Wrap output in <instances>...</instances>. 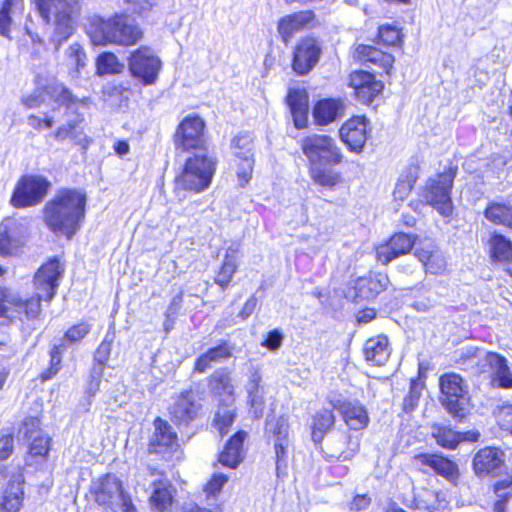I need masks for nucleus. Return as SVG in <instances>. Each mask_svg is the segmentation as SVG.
Segmentation results:
<instances>
[{
	"instance_id": "obj_30",
	"label": "nucleus",
	"mask_w": 512,
	"mask_h": 512,
	"mask_svg": "<svg viewBox=\"0 0 512 512\" xmlns=\"http://www.w3.org/2000/svg\"><path fill=\"white\" fill-rule=\"evenodd\" d=\"M287 104L293 117L294 125L302 129L308 120V95L303 88L291 87L286 97Z\"/></svg>"
},
{
	"instance_id": "obj_26",
	"label": "nucleus",
	"mask_w": 512,
	"mask_h": 512,
	"mask_svg": "<svg viewBox=\"0 0 512 512\" xmlns=\"http://www.w3.org/2000/svg\"><path fill=\"white\" fill-rule=\"evenodd\" d=\"M414 255L423 264L427 272L438 274L445 269V258L431 240L419 241Z\"/></svg>"
},
{
	"instance_id": "obj_54",
	"label": "nucleus",
	"mask_w": 512,
	"mask_h": 512,
	"mask_svg": "<svg viewBox=\"0 0 512 512\" xmlns=\"http://www.w3.org/2000/svg\"><path fill=\"white\" fill-rule=\"evenodd\" d=\"M91 330L88 323L82 322L69 328L63 338V344H72L81 341Z\"/></svg>"
},
{
	"instance_id": "obj_15",
	"label": "nucleus",
	"mask_w": 512,
	"mask_h": 512,
	"mask_svg": "<svg viewBox=\"0 0 512 512\" xmlns=\"http://www.w3.org/2000/svg\"><path fill=\"white\" fill-rule=\"evenodd\" d=\"M205 123L199 116H188L178 126L175 133L177 149L188 151L201 148L205 143Z\"/></svg>"
},
{
	"instance_id": "obj_27",
	"label": "nucleus",
	"mask_w": 512,
	"mask_h": 512,
	"mask_svg": "<svg viewBox=\"0 0 512 512\" xmlns=\"http://www.w3.org/2000/svg\"><path fill=\"white\" fill-rule=\"evenodd\" d=\"M333 408L340 412L346 425L353 430L364 429L369 422L366 409L357 401H336Z\"/></svg>"
},
{
	"instance_id": "obj_6",
	"label": "nucleus",
	"mask_w": 512,
	"mask_h": 512,
	"mask_svg": "<svg viewBox=\"0 0 512 512\" xmlns=\"http://www.w3.org/2000/svg\"><path fill=\"white\" fill-rule=\"evenodd\" d=\"M439 386L442 405L454 417L464 418L469 408L470 397L462 377L455 373L444 374L439 379Z\"/></svg>"
},
{
	"instance_id": "obj_55",
	"label": "nucleus",
	"mask_w": 512,
	"mask_h": 512,
	"mask_svg": "<svg viewBox=\"0 0 512 512\" xmlns=\"http://www.w3.org/2000/svg\"><path fill=\"white\" fill-rule=\"evenodd\" d=\"M234 418V412L227 407L222 408L217 412L214 421L221 435L228 432V428L233 423Z\"/></svg>"
},
{
	"instance_id": "obj_25",
	"label": "nucleus",
	"mask_w": 512,
	"mask_h": 512,
	"mask_svg": "<svg viewBox=\"0 0 512 512\" xmlns=\"http://www.w3.org/2000/svg\"><path fill=\"white\" fill-rule=\"evenodd\" d=\"M201 405L192 392L181 393L172 408V420L178 425H187L195 420L200 413Z\"/></svg>"
},
{
	"instance_id": "obj_44",
	"label": "nucleus",
	"mask_w": 512,
	"mask_h": 512,
	"mask_svg": "<svg viewBox=\"0 0 512 512\" xmlns=\"http://www.w3.org/2000/svg\"><path fill=\"white\" fill-rule=\"evenodd\" d=\"M328 164H318L310 166V175L317 184L333 188L341 182V174L331 168H327Z\"/></svg>"
},
{
	"instance_id": "obj_63",
	"label": "nucleus",
	"mask_w": 512,
	"mask_h": 512,
	"mask_svg": "<svg viewBox=\"0 0 512 512\" xmlns=\"http://www.w3.org/2000/svg\"><path fill=\"white\" fill-rule=\"evenodd\" d=\"M12 434L3 435L0 438V460H6L13 452Z\"/></svg>"
},
{
	"instance_id": "obj_57",
	"label": "nucleus",
	"mask_w": 512,
	"mask_h": 512,
	"mask_svg": "<svg viewBox=\"0 0 512 512\" xmlns=\"http://www.w3.org/2000/svg\"><path fill=\"white\" fill-rule=\"evenodd\" d=\"M126 12L143 14L151 9V3L148 0H121Z\"/></svg>"
},
{
	"instance_id": "obj_40",
	"label": "nucleus",
	"mask_w": 512,
	"mask_h": 512,
	"mask_svg": "<svg viewBox=\"0 0 512 512\" xmlns=\"http://www.w3.org/2000/svg\"><path fill=\"white\" fill-rule=\"evenodd\" d=\"M335 417L331 409L323 408L315 413L311 424V436L314 442H320L333 427Z\"/></svg>"
},
{
	"instance_id": "obj_28",
	"label": "nucleus",
	"mask_w": 512,
	"mask_h": 512,
	"mask_svg": "<svg viewBox=\"0 0 512 512\" xmlns=\"http://www.w3.org/2000/svg\"><path fill=\"white\" fill-rule=\"evenodd\" d=\"M44 95L49 96L52 100H54L59 105H65L71 102L72 94L61 84H55L46 87L44 91L39 89L35 90L28 96L22 98V103L27 108H38L45 102Z\"/></svg>"
},
{
	"instance_id": "obj_19",
	"label": "nucleus",
	"mask_w": 512,
	"mask_h": 512,
	"mask_svg": "<svg viewBox=\"0 0 512 512\" xmlns=\"http://www.w3.org/2000/svg\"><path fill=\"white\" fill-rule=\"evenodd\" d=\"M368 125L369 120L365 116H354L341 126L339 130L340 139L350 151L362 152L368 139Z\"/></svg>"
},
{
	"instance_id": "obj_2",
	"label": "nucleus",
	"mask_w": 512,
	"mask_h": 512,
	"mask_svg": "<svg viewBox=\"0 0 512 512\" xmlns=\"http://www.w3.org/2000/svg\"><path fill=\"white\" fill-rule=\"evenodd\" d=\"M38 10L47 22H53L51 41L55 49L73 34V17L79 12L76 0H35Z\"/></svg>"
},
{
	"instance_id": "obj_22",
	"label": "nucleus",
	"mask_w": 512,
	"mask_h": 512,
	"mask_svg": "<svg viewBox=\"0 0 512 512\" xmlns=\"http://www.w3.org/2000/svg\"><path fill=\"white\" fill-rule=\"evenodd\" d=\"M154 433L151 436L149 449L154 453L176 451L179 447L177 433L172 426L162 418L154 420Z\"/></svg>"
},
{
	"instance_id": "obj_58",
	"label": "nucleus",
	"mask_w": 512,
	"mask_h": 512,
	"mask_svg": "<svg viewBox=\"0 0 512 512\" xmlns=\"http://www.w3.org/2000/svg\"><path fill=\"white\" fill-rule=\"evenodd\" d=\"M40 426V421L36 417H28L24 420L22 426L19 429V435L24 438L31 439L34 434L37 433Z\"/></svg>"
},
{
	"instance_id": "obj_62",
	"label": "nucleus",
	"mask_w": 512,
	"mask_h": 512,
	"mask_svg": "<svg viewBox=\"0 0 512 512\" xmlns=\"http://www.w3.org/2000/svg\"><path fill=\"white\" fill-rule=\"evenodd\" d=\"M249 402L251 405V408L253 409L255 417L259 418L262 416L263 413V406H264V399H263V393L256 392L252 394H248Z\"/></svg>"
},
{
	"instance_id": "obj_49",
	"label": "nucleus",
	"mask_w": 512,
	"mask_h": 512,
	"mask_svg": "<svg viewBox=\"0 0 512 512\" xmlns=\"http://www.w3.org/2000/svg\"><path fill=\"white\" fill-rule=\"evenodd\" d=\"M378 36L380 41L387 46H397L402 43L400 30L390 24L381 25L379 27Z\"/></svg>"
},
{
	"instance_id": "obj_47",
	"label": "nucleus",
	"mask_w": 512,
	"mask_h": 512,
	"mask_svg": "<svg viewBox=\"0 0 512 512\" xmlns=\"http://www.w3.org/2000/svg\"><path fill=\"white\" fill-rule=\"evenodd\" d=\"M433 437L437 444L447 449H454L461 441V434L444 426H436L433 428Z\"/></svg>"
},
{
	"instance_id": "obj_24",
	"label": "nucleus",
	"mask_w": 512,
	"mask_h": 512,
	"mask_svg": "<svg viewBox=\"0 0 512 512\" xmlns=\"http://www.w3.org/2000/svg\"><path fill=\"white\" fill-rule=\"evenodd\" d=\"M388 285L389 278L382 273L359 277L354 282V294L351 297L356 301L372 299L386 290Z\"/></svg>"
},
{
	"instance_id": "obj_21",
	"label": "nucleus",
	"mask_w": 512,
	"mask_h": 512,
	"mask_svg": "<svg viewBox=\"0 0 512 512\" xmlns=\"http://www.w3.org/2000/svg\"><path fill=\"white\" fill-rule=\"evenodd\" d=\"M321 47L314 38H304L296 46L293 57V69L298 74L308 73L318 62Z\"/></svg>"
},
{
	"instance_id": "obj_46",
	"label": "nucleus",
	"mask_w": 512,
	"mask_h": 512,
	"mask_svg": "<svg viewBox=\"0 0 512 512\" xmlns=\"http://www.w3.org/2000/svg\"><path fill=\"white\" fill-rule=\"evenodd\" d=\"M41 300H45V297H40L37 291V296L32 297L28 300H23L21 297L15 294L11 297V306L19 313L23 312L29 318H35L40 313Z\"/></svg>"
},
{
	"instance_id": "obj_29",
	"label": "nucleus",
	"mask_w": 512,
	"mask_h": 512,
	"mask_svg": "<svg viewBox=\"0 0 512 512\" xmlns=\"http://www.w3.org/2000/svg\"><path fill=\"white\" fill-rule=\"evenodd\" d=\"M315 14L310 10L286 15L278 22L277 30L284 42H288L297 32L313 22Z\"/></svg>"
},
{
	"instance_id": "obj_5",
	"label": "nucleus",
	"mask_w": 512,
	"mask_h": 512,
	"mask_svg": "<svg viewBox=\"0 0 512 512\" xmlns=\"http://www.w3.org/2000/svg\"><path fill=\"white\" fill-rule=\"evenodd\" d=\"M215 170L213 158L195 154L186 160L183 171L176 177V188L202 192L210 186Z\"/></svg>"
},
{
	"instance_id": "obj_42",
	"label": "nucleus",
	"mask_w": 512,
	"mask_h": 512,
	"mask_svg": "<svg viewBox=\"0 0 512 512\" xmlns=\"http://www.w3.org/2000/svg\"><path fill=\"white\" fill-rule=\"evenodd\" d=\"M22 0H5L0 9V34L8 37L11 31L12 16L15 17L23 12Z\"/></svg>"
},
{
	"instance_id": "obj_51",
	"label": "nucleus",
	"mask_w": 512,
	"mask_h": 512,
	"mask_svg": "<svg viewBox=\"0 0 512 512\" xmlns=\"http://www.w3.org/2000/svg\"><path fill=\"white\" fill-rule=\"evenodd\" d=\"M55 139L57 141L71 139L76 143L81 144L83 140V128L77 123L68 124L67 126L64 125L55 132Z\"/></svg>"
},
{
	"instance_id": "obj_56",
	"label": "nucleus",
	"mask_w": 512,
	"mask_h": 512,
	"mask_svg": "<svg viewBox=\"0 0 512 512\" xmlns=\"http://www.w3.org/2000/svg\"><path fill=\"white\" fill-rule=\"evenodd\" d=\"M64 344L59 346H54L51 351V361L50 367L43 372L42 379L49 380L51 379L60 369L61 363V353L63 351Z\"/></svg>"
},
{
	"instance_id": "obj_37",
	"label": "nucleus",
	"mask_w": 512,
	"mask_h": 512,
	"mask_svg": "<svg viewBox=\"0 0 512 512\" xmlns=\"http://www.w3.org/2000/svg\"><path fill=\"white\" fill-rule=\"evenodd\" d=\"M175 489L167 479L154 482V491L150 497L151 505L159 512L167 511L173 502Z\"/></svg>"
},
{
	"instance_id": "obj_20",
	"label": "nucleus",
	"mask_w": 512,
	"mask_h": 512,
	"mask_svg": "<svg viewBox=\"0 0 512 512\" xmlns=\"http://www.w3.org/2000/svg\"><path fill=\"white\" fill-rule=\"evenodd\" d=\"M412 463L424 473L432 470L449 480H454L458 476L457 466L449 459L437 454H417L413 456Z\"/></svg>"
},
{
	"instance_id": "obj_41",
	"label": "nucleus",
	"mask_w": 512,
	"mask_h": 512,
	"mask_svg": "<svg viewBox=\"0 0 512 512\" xmlns=\"http://www.w3.org/2000/svg\"><path fill=\"white\" fill-rule=\"evenodd\" d=\"M445 499L441 498L437 491L426 487L414 489V507L419 510L434 511L440 508Z\"/></svg>"
},
{
	"instance_id": "obj_23",
	"label": "nucleus",
	"mask_w": 512,
	"mask_h": 512,
	"mask_svg": "<svg viewBox=\"0 0 512 512\" xmlns=\"http://www.w3.org/2000/svg\"><path fill=\"white\" fill-rule=\"evenodd\" d=\"M415 241L416 238L413 235L396 233L385 244L377 247V259L386 265L395 258L407 254Z\"/></svg>"
},
{
	"instance_id": "obj_8",
	"label": "nucleus",
	"mask_w": 512,
	"mask_h": 512,
	"mask_svg": "<svg viewBox=\"0 0 512 512\" xmlns=\"http://www.w3.org/2000/svg\"><path fill=\"white\" fill-rule=\"evenodd\" d=\"M456 172L452 168L430 178L424 188L423 197L429 205L442 216L448 217L453 212L451 189Z\"/></svg>"
},
{
	"instance_id": "obj_35",
	"label": "nucleus",
	"mask_w": 512,
	"mask_h": 512,
	"mask_svg": "<svg viewBox=\"0 0 512 512\" xmlns=\"http://www.w3.org/2000/svg\"><path fill=\"white\" fill-rule=\"evenodd\" d=\"M246 437L245 432H237L230 438L224 450L219 455V462L226 467L235 469L243 461V442Z\"/></svg>"
},
{
	"instance_id": "obj_11",
	"label": "nucleus",
	"mask_w": 512,
	"mask_h": 512,
	"mask_svg": "<svg viewBox=\"0 0 512 512\" xmlns=\"http://www.w3.org/2000/svg\"><path fill=\"white\" fill-rule=\"evenodd\" d=\"M230 148L235 157L237 177L240 185L244 186L252 177L255 163L253 135L239 133L232 139Z\"/></svg>"
},
{
	"instance_id": "obj_34",
	"label": "nucleus",
	"mask_w": 512,
	"mask_h": 512,
	"mask_svg": "<svg viewBox=\"0 0 512 512\" xmlns=\"http://www.w3.org/2000/svg\"><path fill=\"white\" fill-rule=\"evenodd\" d=\"M504 464V453L496 447H485L479 450L473 459L476 474L494 472Z\"/></svg>"
},
{
	"instance_id": "obj_50",
	"label": "nucleus",
	"mask_w": 512,
	"mask_h": 512,
	"mask_svg": "<svg viewBox=\"0 0 512 512\" xmlns=\"http://www.w3.org/2000/svg\"><path fill=\"white\" fill-rule=\"evenodd\" d=\"M68 66L75 69L76 73L85 66L86 55L81 45L74 43L66 51Z\"/></svg>"
},
{
	"instance_id": "obj_39",
	"label": "nucleus",
	"mask_w": 512,
	"mask_h": 512,
	"mask_svg": "<svg viewBox=\"0 0 512 512\" xmlns=\"http://www.w3.org/2000/svg\"><path fill=\"white\" fill-rule=\"evenodd\" d=\"M490 257L493 262L512 263V242L501 234H493L489 240Z\"/></svg>"
},
{
	"instance_id": "obj_45",
	"label": "nucleus",
	"mask_w": 512,
	"mask_h": 512,
	"mask_svg": "<svg viewBox=\"0 0 512 512\" xmlns=\"http://www.w3.org/2000/svg\"><path fill=\"white\" fill-rule=\"evenodd\" d=\"M485 217L495 224L512 228V206L493 203L486 208Z\"/></svg>"
},
{
	"instance_id": "obj_7",
	"label": "nucleus",
	"mask_w": 512,
	"mask_h": 512,
	"mask_svg": "<svg viewBox=\"0 0 512 512\" xmlns=\"http://www.w3.org/2000/svg\"><path fill=\"white\" fill-rule=\"evenodd\" d=\"M301 149L309 165H338L343 160L341 149L329 135L313 134L301 140Z\"/></svg>"
},
{
	"instance_id": "obj_64",
	"label": "nucleus",
	"mask_w": 512,
	"mask_h": 512,
	"mask_svg": "<svg viewBox=\"0 0 512 512\" xmlns=\"http://www.w3.org/2000/svg\"><path fill=\"white\" fill-rule=\"evenodd\" d=\"M499 421L502 428L512 434V405L502 407L499 413Z\"/></svg>"
},
{
	"instance_id": "obj_53",
	"label": "nucleus",
	"mask_w": 512,
	"mask_h": 512,
	"mask_svg": "<svg viewBox=\"0 0 512 512\" xmlns=\"http://www.w3.org/2000/svg\"><path fill=\"white\" fill-rule=\"evenodd\" d=\"M228 480L229 477L227 475L223 473H214L204 488L207 497H217Z\"/></svg>"
},
{
	"instance_id": "obj_60",
	"label": "nucleus",
	"mask_w": 512,
	"mask_h": 512,
	"mask_svg": "<svg viewBox=\"0 0 512 512\" xmlns=\"http://www.w3.org/2000/svg\"><path fill=\"white\" fill-rule=\"evenodd\" d=\"M412 187L413 185L410 180H399L396 183L395 189L393 191L394 199L404 201L410 194Z\"/></svg>"
},
{
	"instance_id": "obj_9",
	"label": "nucleus",
	"mask_w": 512,
	"mask_h": 512,
	"mask_svg": "<svg viewBox=\"0 0 512 512\" xmlns=\"http://www.w3.org/2000/svg\"><path fill=\"white\" fill-rule=\"evenodd\" d=\"M128 67L132 76L142 84L152 85L158 78L162 62L150 47L141 46L131 53Z\"/></svg>"
},
{
	"instance_id": "obj_36",
	"label": "nucleus",
	"mask_w": 512,
	"mask_h": 512,
	"mask_svg": "<svg viewBox=\"0 0 512 512\" xmlns=\"http://www.w3.org/2000/svg\"><path fill=\"white\" fill-rule=\"evenodd\" d=\"M357 57L364 62H369L389 73L394 63V57L380 49L370 45H359L356 49Z\"/></svg>"
},
{
	"instance_id": "obj_59",
	"label": "nucleus",
	"mask_w": 512,
	"mask_h": 512,
	"mask_svg": "<svg viewBox=\"0 0 512 512\" xmlns=\"http://www.w3.org/2000/svg\"><path fill=\"white\" fill-rule=\"evenodd\" d=\"M494 491L499 498H506L512 492V475H506L494 485Z\"/></svg>"
},
{
	"instance_id": "obj_3",
	"label": "nucleus",
	"mask_w": 512,
	"mask_h": 512,
	"mask_svg": "<svg viewBox=\"0 0 512 512\" xmlns=\"http://www.w3.org/2000/svg\"><path fill=\"white\" fill-rule=\"evenodd\" d=\"M94 501L106 511L137 512L130 496L124 492L122 482L113 474H106L91 484Z\"/></svg>"
},
{
	"instance_id": "obj_17",
	"label": "nucleus",
	"mask_w": 512,
	"mask_h": 512,
	"mask_svg": "<svg viewBox=\"0 0 512 512\" xmlns=\"http://www.w3.org/2000/svg\"><path fill=\"white\" fill-rule=\"evenodd\" d=\"M481 372L491 373V383L499 388H512V371L507 359L498 353L488 352L479 359Z\"/></svg>"
},
{
	"instance_id": "obj_43",
	"label": "nucleus",
	"mask_w": 512,
	"mask_h": 512,
	"mask_svg": "<svg viewBox=\"0 0 512 512\" xmlns=\"http://www.w3.org/2000/svg\"><path fill=\"white\" fill-rule=\"evenodd\" d=\"M210 390L219 397L231 398L234 392L231 377L224 370L215 371L209 379Z\"/></svg>"
},
{
	"instance_id": "obj_12",
	"label": "nucleus",
	"mask_w": 512,
	"mask_h": 512,
	"mask_svg": "<svg viewBox=\"0 0 512 512\" xmlns=\"http://www.w3.org/2000/svg\"><path fill=\"white\" fill-rule=\"evenodd\" d=\"M4 484L0 496V512H19L24 500V475L20 470H0Z\"/></svg>"
},
{
	"instance_id": "obj_13",
	"label": "nucleus",
	"mask_w": 512,
	"mask_h": 512,
	"mask_svg": "<svg viewBox=\"0 0 512 512\" xmlns=\"http://www.w3.org/2000/svg\"><path fill=\"white\" fill-rule=\"evenodd\" d=\"M28 238V227L24 220L6 218L0 224V254L17 255Z\"/></svg>"
},
{
	"instance_id": "obj_1",
	"label": "nucleus",
	"mask_w": 512,
	"mask_h": 512,
	"mask_svg": "<svg viewBox=\"0 0 512 512\" xmlns=\"http://www.w3.org/2000/svg\"><path fill=\"white\" fill-rule=\"evenodd\" d=\"M85 195L76 190H62L49 201L44 209L47 226L68 239L79 230L85 215Z\"/></svg>"
},
{
	"instance_id": "obj_48",
	"label": "nucleus",
	"mask_w": 512,
	"mask_h": 512,
	"mask_svg": "<svg viewBox=\"0 0 512 512\" xmlns=\"http://www.w3.org/2000/svg\"><path fill=\"white\" fill-rule=\"evenodd\" d=\"M97 72L100 75L117 74L123 71L124 65L113 53H103L97 58Z\"/></svg>"
},
{
	"instance_id": "obj_10",
	"label": "nucleus",
	"mask_w": 512,
	"mask_h": 512,
	"mask_svg": "<svg viewBox=\"0 0 512 512\" xmlns=\"http://www.w3.org/2000/svg\"><path fill=\"white\" fill-rule=\"evenodd\" d=\"M49 188L50 182L42 176H23L14 189L11 203L18 208L37 205L46 196Z\"/></svg>"
},
{
	"instance_id": "obj_31",
	"label": "nucleus",
	"mask_w": 512,
	"mask_h": 512,
	"mask_svg": "<svg viewBox=\"0 0 512 512\" xmlns=\"http://www.w3.org/2000/svg\"><path fill=\"white\" fill-rule=\"evenodd\" d=\"M346 104L341 99H324L318 101L313 109V117L317 125L326 126L345 114Z\"/></svg>"
},
{
	"instance_id": "obj_18",
	"label": "nucleus",
	"mask_w": 512,
	"mask_h": 512,
	"mask_svg": "<svg viewBox=\"0 0 512 512\" xmlns=\"http://www.w3.org/2000/svg\"><path fill=\"white\" fill-rule=\"evenodd\" d=\"M348 86L353 89L356 99L363 104H370L383 90L384 85L366 71H354L349 75Z\"/></svg>"
},
{
	"instance_id": "obj_38",
	"label": "nucleus",
	"mask_w": 512,
	"mask_h": 512,
	"mask_svg": "<svg viewBox=\"0 0 512 512\" xmlns=\"http://www.w3.org/2000/svg\"><path fill=\"white\" fill-rule=\"evenodd\" d=\"M232 347L227 343H222L216 347L210 348L207 352L199 356L195 363V370L203 373L213 364L232 356Z\"/></svg>"
},
{
	"instance_id": "obj_61",
	"label": "nucleus",
	"mask_w": 512,
	"mask_h": 512,
	"mask_svg": "<svg viewBox=\"0 0 512 512\" xmlns=\"http://www.w3.org/2000/svg\"><path fill=\"white\" fill-rule=\"evenodd\" d=\"M110 352L111 341L104 339L95 352V360L103 366L108 361Z\"/></svg>"
},
{
	"instance_id": "obj_4",
	"label": "nucleus",
	"mask_w": 512,
	"mask_h": 512,
	"mask_svg": "<svg viewBox=\"0 0 512 512\" xmlns=\"http://www.w3.org/2000/svg\"><path fill=\"white\" fill-rule=\"evenodd\" d=\"M143 36L138 26L123 15H115L101 20L93 35V42L99 45L116 44L131 46L138 43Z\"/></svg>"
},
{
	"instance_id": "obj_16",
	"label": "nucleus",
	"mask_w": 512,
	"mask_h": 512,
	"mask_svg": "<svg viewBox=\"0 0 512 512\" xmlns=\"http://www.w3.org/2000/svg\"><path fill=\"white\" fill-rule=\"evenodd\" d=\"M63 271V266L56 258L44 263L38 269L34 276V285L40 297H45L46 301L54 297Z\"/></svg>"
},
{
	"instance_id": "obj_33",
	"label": "nucleus",
	"mask_w": 512,
	"mask_h": 512,
	"mask_svg": "<svg viewBox=\"0 0 512 512\" xmlns=\"http://www.w3.org/2000/svg\"><path fill=\"white\" fill-rule=\"evenodd\" d=\"M240 245L232 244L226 249L224 260L216 276L215 283L222 289H226L236 273L239 266Z\"/></svg>"
},
{
	"instance_id": "obj_14",
	"label": "nucleus",
	"mask_w": 512,
	"mask_h": 512,
	"mask_svg": "<svg viewBox=\"0 0 512 512\" xmlns=\"http://www.w3.org/2000/svg\"><path fill=\"white\" fill-rule=\"evenodd\" d=\"M269 431L275 437L274 451L276 459V475L279 479H284L288 475L291 443L289 440V425L285 417H280L272 424L267 423Z\"/></svg>"
},
{
	"instance_id": "obj_52",
	"label": "nucleus",
	"mask_w": 512,
	"mask_h": 512,
	"mask_svg": "<svg viewBox=\"0 0 512 512\" xmlns=\"http://www.w3.org/2000/svg\"><path fill=\"white\" fill-rule=\"evenodd\" d=\"M50 441L51 439L48 436L42 434L33 437L29 445V455L46 458L50 450Z\"/></svg>"
},
{
	"instance_id": "obj_32",
	"label": "nucleus",
	"mask_w": 512,
	"mask_h": 512,
	"mask_svg": "<svg viewBox=\"0 0 512 512\" xmlns=\"http://www.w3.org/2000/svg\"><path fill=\"white\" fill-rule=\"evenodd\" d=\"M363 352L367 362L375 366L384 365L391 355L388 338L385 335H377L367 339L364 343Z\"/></svg>"
}]
</instances>
